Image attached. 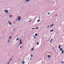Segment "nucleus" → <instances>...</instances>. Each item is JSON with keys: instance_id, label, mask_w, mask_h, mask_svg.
I'll return each instance as SVG.
<instances>
[{"instance_id": "obj_1", "label": "nucleus", "mask_w": 64, "mask_h": 64, "mask_svg": "<svg viewBox=\"0 0 64 64\" xmlns=\"http://www.w3.org/2000/svg\"><path fill=\"white\" fill-rule=\"evenodd\" d=\"M4 11L6 13H8V10H4Z\"/></svg>"}, {"instance_id": "obj_2", "label": "nucleus", "mask_w": 64, "mask_h": 64, "mask_svg": "<svg viewBox=\"0 0 64 64\" xmlns=\"http://www.w3.org/2000/svg\"><path fill=\"white\" fill-rule=\"evenodd\" d=\"M21 18V16H19L18 18V20L19 21H20V20Z\"/></svg>"}, {"instance_id": "obj_3", "label": "nucleus", "mask_w": 64, "mask_h": 64, "mask_svg": "<svg viewBox=\"0 0 64 64\" xmlns=\"http://www.w3.org/2000/svg\"><path fill=\"white\" fill-rule=\"evenodd\" d=\"M22 40H21V39H20V44H22Z\"/></svg>"}, {"instance_id": "obj_4", "label": "nucleus", "mask_w": 64, "mask_h": 64, "mask_svg": "<svg viewBox=\"0 0 64 64\" xmlns=\"http://www.w3.org/2000/svg\"><path fill=\"white\" fill-rule=\"evenodd\" d=\"M48 57L49 58H50L51 57V56H50V55H48Z\"/></svg>"}, {"instance_id": "obj_5", "label": "nucleus", "mask_w": 64, "mask_h": 64, "mask_svg": "<svg viewBox=\"0 0 64 64\" xmlns=\"http://www.w3.org/2000/svg\"><path fill=\"white\" fill-rule=\"evenodd\" d=\"M60 51H62L63 50V48H60Z\"/></svg>"}, {"instance_id": "obj_6", "label": "nucleus", "mask_w": 64, "mask_h": 64, "mask_svg": "<svg viewBox=\"0 0 64 64\" xmlns=\"http://www.w3.org/2000/svg\"><path fill=\"white\" fill-rule=\"evenodd\" d=\"M53 31H54V30H51L50 31V32H53Z\"/></svg>"}, {"instance_id": "obj_7", "label": "nucleus", "mask_w": 64, "mask_h": 64, "mask_svg": "<svg viewBox=\"0 0 64 64\" xmlns=\"http://www.w3.org/2000/svg\"><path fill=\"white\" fill-rule=\"evenodd\" d=\"M30 0H26V1H25L26 2H29Z\"/></svg>"}, {"instance_id": "obj_8", "label": "nucleus", "mask_w": 64, "mask_h": 64, "mask_svg": "<svg viewBox=\"0 0 64 64\" xmlns=\"http://www.w3.org/2000/svg\"><path fill=\"white\" fill-rule=\"evenodd\" d=\"M35 36H37V35H38V34H37L36 33L35 34Z\"/></svg>"}, {"instance_id": "obj_9", "label": "nucleus", "mask_w": 64, "mask_h": 64, "mask_svg": "<svg viewBox=\"0 0 64 64\" xmlns=\"http://www.w3.org/2000/svg\"><path fill=\"white\" fill-rule=\"evenodd\" d=\"M54 25V24H52V25H51V26H50V27H52V26H53Z\"/></svg>"}, {"instance_id": "obj_10", "label": "nucleus", "mask_w": 64, "mask_h": 64, "mask_svg": "<svg viewBox=\"0 0 64 64\" xmlns=\"http://www.w3.org/2000/svg\"><path fill=\"white\" fill-rule=\"evenodd\" d=\"M33 37L34 38V39H35V38H36V37H35V36H33Z\"/></svg>"}, {"instance_id": "obj_11", "label": "nucleus", "mask_w": 64, "mask_h": 64, "mask_svg": "<svg viewBox=\"0 0 64 64\" xmlns=\"http://www.w3.org/2000/svg\"><path fill=\"white\" fill-rule=\"evenodd\" d=\"M61 45H60L59 46H58V48H59V49H60V47H61Z\"/></svg>"}, {"instance_id": "obj_12", "label": "nucleus", "mask_w": 64, "mask_h": 64, "mask_svg": "<svg viewBox=\"0 0 64 64\" xmlns=\"http://www.w3.org/2000/svg\"><path fill=\"white\" fill-rule=\"evenodd\" d=\"M12 24V23L11 22H10V23H9V24L10 25H11Z\"/></svg>"}, {"instance_id": "obj_13", "label": "nucleus", "mask_w": 64, "mask_h": 64, "mask_svg": "<svg viewBox=\"0 0 64 64\" xmlns=\"http://www.w3.org/2000/svg\"><path fill=\"white\" fill-rule=\"evenodd\" d=\"M16 40H19V38H17V39H16Z\"/></svg>"}, {"instance_id": "obj_14", "label": "nucleus", "mask_w": 64, "mask_h": 64, "mask_svg": "<svg viewBox=\"0 0 64 64\" xmlns=\"http://www.w3.org/2000/svg\"><path fill=\"white\" fill-rule=\"evenodd\" d=\"M62 54H64V50H63L62 52Z\"/></svg>"}, {"instance_id": "obj_15", "label": "nucleus", "mask_w": 64, "mask_h": 64, "mask_svg": "<svg viewBox=\"0 0 64 64\" xmlns=\"http://www.w3.org/2000/svg\"><path fill=\"white\" fill-rule=\"evenodd\" d=\"M34 50V48H33L32 49V51H33Z\"/></svg>"}, {"instance_id": "obj_16", "label": "nucleus", "mask_w": 64, "mask_h": 64, "mask_svg": "<svg viewBox=\"0 0 64 64\" xmlns=\"http://www.w3.org/2000/svg\"><path fill=\"white\" fill-rule=\"evenodd\" d=\"M52 40H53V39H52L51 40H50V42H51V41H52Z\"/></svg>"}, {"instance_id": "obj_17", "label": "nucleus", "mask_w": 64, "mask_h": 64, "mask_svg": "<svg viewBox=\"0 0 64 64\" xmlns=\"http://www.w3.org/2000/svg\"><path fill=\"white\" fill-rule=\"evenodd\" d=\"M39 21H40V20H38V22H39Z\"/></svg>"}, {"instance_id": "obj_18", "label": "nucleus", "mask_w": 64, "mask_h": 64, "mask_svg": "<svg viewBox=\"0 0 64 64\" xmlns=\"http://www.w3.org/2000/svg\"><path fill=\"white\" fill-rule=\"evenodd\" d=\"M37 45H39V42H37Z\"/></svg>"}, {"instance_id": "obj_19", "label": "nucleus", "mask_w": 64, "mask_h": 64, "mask_svg": "<svg viewBox=\"0 0 64 64\" xmlns=\"http://www.w3.org/2000/svg\"><path fill=\"white\" fill-rule=\"evenodd\" d=\"M24 62H24V61H23V62H22V64H24Z\"/></svg>"}, {"instance_id": "obj_20", "label": "nucleus", "mask_w": 64, "mask_h": 64, "mask_svg": "<svg viewBox=\"0 0 64 64\" xmlns=\"http://www.w3.org/2000/svg\"><path fill=\"white\" fill-rule=\"evenodd\" d=\"M61 63L62 64H63V63H64V62L62 61L61 62Z\"/></svg>"}, {"instance_id": "obj_21", "label": "nucleus", "mask_w": 64, "mask_h": 64, "mask_svg": "<svg viewBox=\"0 0 64 64\" xmlns=\"http://www.w3.org/2000/svg\"><path fill=\"white\" fill-rule=\"evenodd\" d=\"M9 16L10 17H12V15H10Z\"/></svg>"}, {"instance_id": "obj_22", "label": "nucleus", "mask_w": 64, "mask_h": 64, "mask_svg": "<svg viewBox=\"0 0 64 64\" xmlns=\"http://www.w3.org/2000/svg\"><path fill=\"white\" fill-rule=\"evenodd\" d=\"M12 38V36H10L9 38V39H10V38Z\"/></svg>"}, {"instance_id": "obj_23", "label": "nucleus", "mask_w": 64, "mask_h": 64, "mask_svg": "<svg viewBox=\"0 0 64 64\" xmlns=\"http://www.w3.org/2000/svg\"><path fill=\"white\" fill-rule=\"evenodd\" d=\"M50 14V13H48V15H49V14Z\"/></svg>"}, {"instance_id": "obj_24", "label": "nucleus", "mask_w": 64, "mask_h": 64, "mask_svg": "<svg viewBox=\"0 0 64 64\" xmlns=\"http://www.w3.org/2000/svg\"><path fill=\"white\" fill-rule=\"evenodd\" d=\"M38 28H39L38 27H37V28H36V29H38Z\"/></svg>"}, {"instance_id": "obj_25", "label": "nucleus", "mask_w": 64, "mask_h": 64, "mask_svg": "<svg viewBox=\"0 0 64 64\" xmlns=\"http://www.w3.org/2000/svg\"><path fill=\"white\" fill-rule=\"evenodd\" d=\"M8 23H10V20L8 21Z\"/></svg>"}, {"instance_id": "obj_26", "label": "nucleus", "mask_w": 64, "mask_h": 64, "mask_svg": "<svg viewBox=\"0 0 64 64\" xmlns=\"http://www.w3.org/2000/svg\"><path fill=\"white\" fill-rule=\"evenodd\" d=\"M35 28H32V30H33V29H34Z\"/></svg>"}, {"instance_id": "obj_27", "label": "nucleus", "mask_w": 64, "mask_h": 64, "mask_svg": "<svg viewBox=\"0 0 64 64\" xmlns=\"http://www.w3.org/2000/svg\"><path fill=\"white\" fill-rule=\"evenodd\" d=\"M31 20H30L29 21V22H31Z\"/></svg>"}, {"instance_id": "obj_28", "label": "nucleus", "mask_w": 64, "mask_h": 64, "mask_svg": "<svg viewBox=\"0 0 64 64\" xmlns=\"http://www.w3.org/2000/svg\"><path fill=\"white\" fill-rule=\"evenodd\" d=\"M15 31V29H14V30H13L14 32V31Z\"/></svg>"}, {"instance_id": "obj_29", "label": "nucleus", "mask_w": 64, "mask_h": 64, "mask_svg": "<svg viewBox=\"0 0 64 64\" xmlns=\"http://www.w3.org/2000/svg\"><path fill=\"white\" fill-rule=\"evenodd\" d=\"M8 42H10V40H9L8 41Z\"/></svg>"}, {"instance_id": "obj_30", "label": "nucleus", "mask_w": 64, "mask_h": 64, "mask_svg": "<svg viewBox=\"0 0 64 64\" xmlns=\"http://www.w3.org/2000/svg\"><path fill=\"white\" fill-rule=\"evenodd\" d=\"M20 48H22V46H20Z\"/></svg>"}, {"instance_id": "obj_31", "label": "nucleus", "mask_w": 64, "mask_h": 64, "mask_svg": "<svg viewBox=\"0 0 64 64\" xmlns=\"http://www.w3.org/2000/svg\"><path fill=\"white\" fill-rule=\"evenodd\" d=\"M20 44H18V46H20Z\"/></svg>"}, {"instance_id": "obj_32", "label": "nucleus", "mask_w": 64, "mask_h": 64, "mask_svg": "<svg viewBox=\"0 0 64 64\" xmlns=\"http://www.w3.org/2000/svg\"><path fill=\"white\" fill-rule=\"evenodd\" d=\"M32 56H33V55H31V57H32Z\"/></svg>"}, {"instance_id": "obj_33", "label": "nucleus", "mask_w": 64, "mask_h": 64, "mask_svg": "<svg viewBox=\"0 0 64 64\" xmlns=\"http://www.w3.org/2000/svg\"><path fill=\"white\" fill-rule=\"evenodd\" d=\"M9 64V62H8L7 64Z\"/></svg>"}, {"instance_id": "obj_34", "label": "nucleus", "mask_w": 64, "mask_h": 64, "mask_svg": "<svg viewBox=\"0 0 64 64\" xmlns=\"http://www.w3.org/2000/svg\"><path fill=\"white\" fill-rule=\"evenodd\" d=\"M49 26H48L47 27V28H49Z\"/></svg>"}, {"instance_id": "obj_35", "label": "nucleus", "mask_w": 64, "mask_h": 64, "mask_svg": "<svg viewBox=\"0 0 64 64\" xmlns=\"http://www.w3.org/2000/svg\"><path fill=\"white\" fill-rule=\"evenodd\" d=\"M12 60V58H11L10 60V61H11Z\"/></svg>"}, {"instance_id": "obj_36", "label": "nucleus", "mask_w": 64, "mask_h": 64, "mask_svg": "<svg viewBox=\"0 0 64 64\" xmlns=\"http://www.w3.org/2000/svg\"><path fill=\"white\" fill-rule=\"evenodd\" d=\"M16 21H17L18 20L17 19H16Z\"/></svg>"}, {"instance_id": "obj_37", "label": "nucleus", "mask_w": 64, "mask_h": 64, "mask_svg": "<svg viewBox=\"0 0 64 64\" xmlns=\"http://www.w3.org/2000/svg\"><path fill=\"white\" fill-rule=\"evenodd\" d=\"M30 60H32V58H30Z\"/></svg>"}, {"instance_id": "obj_38", "label": "nucleus", "mask_w": 64, "mask_h": 64, "mask_svg": "<svg viewBox=\"0 0 64 64\" xmlns=\"http://www.w3.org/2000/svg\"><path fill=\"white\" fill-rule=\"evenodd\" d=\"M39 19H40V18H41L40 17H39Z\"/></svg>"}, {"instance_id": "obj_39", "label": "nucleus", "mask_w": 64, "mask_h": 64, "mask_svg": "<svg viewBox=\"0 0 64 64\" xmlns=\"http://www.w3.org/2000/svg\"><path fill=\"white\" fill-rule=\"evenodd\" d=\"M54 48H53V49H54Z\"/></svg>"}, {"instance_id": "obj_40", "label": "nucleus", "mask_w": 64, "mask_h": 64, "mask_svg": "<svg viewBox=\"0 0 64 64\" xmlns=\"http://www.w3.org/2000/svg\"><path fill=\"white\" fill-rule=\"evenodd\" d=\"M11 60H10V61H9V62H10V61Z\"/></svg>"}, {"instance_id": "obj_41", "label": "nucleus", "mask_w": 64, "mask_h": 64, "mask_svg": "<svg viewBox=\"0 0 64 64\" xmlns=\"http://www.w3.org/2000/svg\"><path fill=\"white\" fill-rule=\"evenodd\" d=\"M11 34H13V33H11Z\"/></svg>"}, {"instance_id": "obj_42", "label": "nucleus", "mask_w": 64, "mask_h": 64, "mask_svg": "<svg viewBox=\"0 0 64 64\" xmlns=\"http://www.w3.org/2000/svg\"><path fill=\"white\" fill-rule=\"evenodd\" d=\"M29 59V58H28V60Z\"/></svg>"}, {"instance_id": "obj_43", "label": "nucleus", "mask_w": 64, "mask_h": 64, "mask_svg": "<svg viewBox=\"0 0 64 64\" xmlns=\"http://www.w3.org/2000/svg\"><path fill=\"white\" fill-rule=\"evenodd\" d=\"M20 61H21V60H20Z\"/></svg>"}]
</instances>
